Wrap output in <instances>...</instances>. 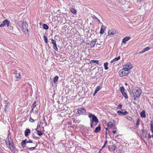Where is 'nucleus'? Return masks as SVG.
Returning a JSON list of instances; mask_svg holds the SVG:
<instances>
[{
  "label": "nucleus",
  "mask_w": 153,
  "mask_h": 153,
  "mask_svg": "<svg viewBox=\"0 0 153 153\" xmlns=\"http://www.w3.org/2000/svg\"><path fill=\"white\" fill-rule=\"evenodd\" d=\"M10 133L9 132V133L8 134L7 139H8V138H10Z\"/></svg>",
  "instance_id": "nucleus-48"
},
{
  "label": "nucleus",
  "mask_w": 153,
  "mask_h": 153,
  "mask_svg": "<svg viewBox=\"0 0 153 153\" xmlns=\"http://www.w3.org/2000/svg\"><path fill=\"white\" fill-rule=\"evenodd\" d=\"M59 78V77L57 76H56L54 77L53 79V82L55 83L57 82L58 81Z\"/></svg>",
  "instance_id": "nucleus-22"
},
{
  "label": "nucleus",
  "mask_w": 153,
  "mask_h": 153,
  "mask_svg": "<svg viewBox=\"0 0 153 153\" xmlns=\"http://www.w3.org/2000/svg\"><path fill=\"white\" fill-rule=\"evenodd\" d=\"M51 41L52 42V43L53 44V45L56 44V41H55V40H54L53 39H51Z\"/></svg>",
  "instance_id": "nucleus-35"
},
{
  "label": "nucleus",
  "mask_w": 153,
  "mask_h": 153,
  "mask_svg": "<svg viewBox=\"0 0 153 153\" xmlns=\"http://www.w3.org/2000/svg\"><path fill=\"white\" fill-rule=\"evenodd\" d=\"M120 58V56H118V57L117 58H115L114 59H113L114 60V61H116L118 60H119Z\"/></svg>",
  "instance_id": "nucleus-36"
},
{
  "label": "nucleus",
  "mask_w": 153,
  "mask_h": 153,
  "mask_svg": "<svg viewBox=\"0 0 153 153\" xmlns=\"http://www.w3.org/2000/svg\"><path fill=\"white\" fill-rule=\"evenodd\" d=\"M122 105H119L117 107V109H121L122 108Z\"/></svg>",
  "instance_id": "nucleus-43"
},
{
  "label": "nucleus",
  "mask_w": 153,
  "mask_h": 153,
  "mask_svg": "<svg viewBox=\"0 0 153 153\" xmlns=\"http://www.w3.org/2000/svg\"><path fill=\"white\" fill-rule=\"evenodd\" d=\"M132 120L131 119V117H130V118H129V119H128V120Z\"/></svg>",
  "instance_id": "nucleus-56"
},
{
  "label": "nucleus",
  "mask_w": 153,
  "mask_h": 153,
  "mask_svg": "<svg viewBox=\"0 0 153 153\" xmlns=\"http://www.w3.org/2000/svg\"><path fill=\"white\" fill-rule=\"evenodd\" d=\"M108 64L107 62L104 63V66L105 70H107L108 69Z\"/></svg>",
  "instance_id": "nucleus-27"
},
{
  "label": "nucleus",
  "mask_w": 153,
  "mask_h": 153,
  "mask_svg": "<svg viewBox=\"0 0 153 153\" xmlns=\"http://www.w3.org/2000/svg\"><path fill=\"white\" fill-rule=\"evenodd\" d=\"M112 132L113 134H115L116 133V131H113Z\"/></svg>",
  "instance_id": "nucleus-53"
},
{
  "label": "nucleus",
  "mask_w": 153,
  "mask_h": 153,
  "mask_svg": "<svg viewBox=\"0 0 153 153\" xmlns=\"http://www.w3.org/2000/svg\"><path fill=\"white\" fill-rule=\"evenodd\" d=\"M140 124V120L138 119L137 120V122L136 123V126H138Z\"/></svg>",
  "instance_id": "nucleus-37"
},
{
  "label": "nucleus",
  "mask_w": 153,
  "mask_h": 153,
  "mask_svg": "<svg viewBox=\"0 0 153 153\" xmlns=\"http://www.w3.org/2000/svg\"><path fill=\"white\" fill-rule=\"evenodd\" d=\"M97 45H100V44H97Z\"/></svg>",
  "instance_id": "nucleus-61"
},
{
  "label": "nucleus",
  "mask_w": 153,
  "mask_h": 153,
  "mask_svg": "<svg viewBox=\"0 0 153 153\" xmlns=\"http://www.w3.org/2000/svg\"><path fill=\"white\" fill-rule=\"evenodd\" d=\"M150 49V48L149 47H147L143 49V51L145 52L149 50Z\"/></svg>",
  "instance_id": "nucleus-34"
},
{
  "label": "nucleus",
  "mask_w": 153,
  "mask_h": 153,
  "mask_svg": "<svg viewBox=\"0 0 153 153\" xmlns=\"http://www.w3.org/2000/svg\"><path fill=\"white\" fill-rule=\"evenodd\" d=\"M22 30L26 34H27L28 33V30L27 29L28 25L25 22H22Z\"/></svg>",
  "instance_id": "nucleus-3"
},
{
  "label": "nucleus",
  "mask_w": 153,
  "mask_h": 153,
  "mask_svg": "<svg viewBox=\"0 0 153 153\" xmlns=\"http://www.w3.org/2000/svg\"><path fill=\"white\" fill-rule=\"evenodd\" d=\"M9 23L10 22L8 20L5 19L0 25V27H3L6 25L7 27H8L9 25Z\"/></svg>",
  "instance_id": "nucleus-6"
},
{
  "label": "nucleus",
  "mask_w": 153,
  "mask_h": 153,
  "mask_svg": "<svg viewBox=\"0 0 153 153\" xmlns=\"http://www.w3.org/2000/svg\"><path fill=\"white\" fill-rule=\"evenodd\" d=\"M152 137L153 138V134L152 135Z\"/></svg>",
  "instance_id": "nucleus-59"
},
{
  "label": "nucleus",
  "mask_w": 153,
  "mask_h": 153,
  "mask_svg": "<svg viewBox=\"0 0 153 153\" xmlns=\"http://www.w3.org/2000/svg\"><path fill=\"white\" fill-rule=\"evenodd\" d=\"M35 111H34V110L32 111V112H33L34 113H35L36 114H37L38 113V110L37 108H36L34 109Z\"/></svg>",
  "instance_id": "nucleus-39"
},
{
  "label": "nucleus",
  "mask_w": 153,
  "mask_h": 153,
  "mask_svg": "<svg viewBox=\"0 0 153 153\" xmlns=\"http://www.w3.org/2000/svg\"><path fill=\"white\" fill-rule=\"evenodd\" d=\"M130 39L129 36H127L124 37L123 39L122 42L123 43H126V42L129 40Z\"/></svg>",
  "instance_id": "nucleus-13"
},
{
  "label": "nucleus",
  "mask_w": 153,
  "mask_h": 153,
  "mask_svg": "<svg viewBox=\"0 0 153 153\" xmlns=\"http://www.w3.org/2000/svg\"><path fill=\"white\" fill-rule=\"evenodd\" d=\"M134 97V100L135 101L137 100L138 99L137 98V97H136V96H135Z\"/></svg>",
  "instance_id": "nucleus-50"
},
{
  "label": "nucleus",
  "mask_w": 153,
  "mask_h": 153,
  "mask_svg": "<svg viewBox=\"0 0 153 153\" xmlns=\"http://www.w3.org/2000/svg\"><path fill=\"white\" fill-rule=\"evenodd\" d=\"M144 52H145L143 51V50L142 51H141L139 53H143Z\"/></svg>",
  "instance_id": "nucleus-51"
},
{
  "label": "nucleus",
  "mask_w": 153,
  "mask_h": 153,
  "mask_svg": "<svg viewBox=\"0 0 153 153\" xmlns=\"http://www.w3.org/2000/svg\"><path fill=\"white\" fill-rule=\"evenodd\" d=\"M15 77L17 78H19L21 77V74L19 73L16 72L15 73Z\"/></svg>",
  "instance_id": "nucleus-23"
},
{
  "label": "nucleus",
  "mask_w": 153,
  "mask_h": 153,
  "mask_svg": "<svg viewBox=\"0 0 153 153\" xmlns=\"http://www.w3.org/2000/svg\"><path fill=\"white\" fill-rule=\"evenodd\" d=\"M132 67V65L130 63H127L123 66V68L128 71L131 69Z\"/></svg>",
  "instance_id": "nucleus-7"
},
{
  "label": "nucleus",
  "mask_w": 153,
  "mask_h": 153,
  "mask_svg": "<svg viewBox=\"0 0 153 153\" xmlns=\"http://www.w3.org/2000/svg\"><path fill=\"white\" fill-rule=\"evenodd\" d=\"M43 28L45 30H47L48 29V26L46 24H44L43 25Z\"/></svg>",
  "instance_id": "nucleus-25"
},
{
  "label": "nucleus",
  "mask_w": 153,
  "mask_h": 153,
  "mask_svg": "<svg viewBox=\"0 0 153 153\" xmlns=\"http://www.w3.org/2000/svg\"><path fill=\"white\" fill-rule=\"evenodd\" d=\"M103 27L104 28V26L103 25H102L101 26V29H100V33L101 34H103L104 33V30H103Z\"/></svg>",
  "instance_id": "nucleus-26"
},
{
  "label": "nucleus",
  "mask_w": 153,
  "mask_h": 153,
  "mask_svg": "<svg viewBox=\"0 0 153 153\" xmlns=\"http://www.w3.org/2000/svg\"><path fill=\"white\" fill-rule=\"evenodd\" d=\"M32 136L33 138H35L37 137H35L34 134L33 133L32 134Z\"/></svg>",
  "instance_id": "nucleus-45"
},
{
  "label": "nucleus",
  "mask_w": 153,
  "mask_h": 153,
  "mask_svg": "<svg viewBox=\"0 0 153 153\" xmlns=\"http://www.w3.org/2000/svg\"><path fill=\"white\" fill-rule=\"evenodd\" d=\"M102 88L101 86L100 85L98 86L97 87L96 89L95 90V91L96 92H97L99 91L100 89Z\"/></svg>",
  "instance_id": "nucleus-28"
},
{
  "label": "nucleus",
  "mask_w": 153,
  "mask_h": 153,
  "mask_svg": "<svg viewBox=\"0 0 153 153\" xmlns=\"http://www.w3.org/2000/svg\"><path fill=\"white\" fill-rule=\"evenodd\" d=\"M125 85H128V84H127L126 83H125Z\"/></svg>",
  "instance_id": "nucleus-58"
},
{
  "label": "nucleus",
  "mask_w": 153,
  "mask_h": 153,
  "mask_svg": "<svg viewBox=\"0 0 153 153\" xmlns=\"http://www.w3.org/2000/svg\"><path fill=\"white\" fill-rule=\"evenodd\" d=\"M97 93V92H96L95 91L94 93L93 94L94 96Z\"/></svg>",
  "instance_id": "nucleus-54"
},
{
  "label": "nucleus",
  "mask_w": 153,
  "mask_h": 153,
  "mask_svg": "<svg viewBox=\"0 0 153 153\" xmlns=\"http://www.w3.org/2000/svg\"><path fill=\"white\" fill-rule=\"evenodd\" d=\"M107 126L108 127L111 128L115 129L116 128L115 127L114 123L111 121H110L108 123Z\"/></svg>",
  "instance_id": "nucleus-8"
},
{
  "label": "nucleus",
  "mask_w": 153,
  "mask_h": 153,
  "mask_svg": "<svg viewBox=\"0 0 153 153\" xmlns=\"http://www.w3.org/2000/svg\"><path fill=\"white\" fill-rule=\"evenodd\" d=\"M106 129L107 130H108V128H106Z\"/></svg>",
  "instance_id": "nucleus-60"
},
{
  "label": "nucleus",
  "mask_w": 153,
  "mask_h": 153,
  "mask_svg": "<svg viewBox=\"0 0 153 153\" xmlns=\"http://www.w3.org/2000/svg\"><path fill=\"white\" fill-rule=\"evenodd\" d=\"M141 92L142 91L141 89L139 88L137 89L133 93L134 96L135 97V96H136V97H137V99H139L140 96Z\"/></svg>",
  "instance_id": "nucleus-4"
},
{
  "label": "nucleus",
  "mask_w": 153,
  "mask_h": 153,
  "mask_svg": "<svg viewBox=\"0 0 153 153\" xmlns=\"http://www.w3.org/2000/svg\"><path fill=\"white\" fill-rule=\"evenodd\" d=\"M108 34L109 35H113L115 33V31L113 30H110L108 31Z\"/></svg>",
  "instance_id": "nucleus-18"
},
{
  "label": "nucleus",
  "mask_w": 153,
  "mask_h": 153,
  "mask_svg": "<svg viewBox=\"0 0 153 153\" xmlns=\"http://www.w3.org/2000/svg\"><path fill=\"white\" fill-rule=\"evenodd\" d=\"M27 141V140L26 139L24 140H23L21 142V146L22 148H24L25 147V146L26 145V143H27L26 142Z\"/></svg>",
  "instance_id": "nucleus-14"
},
{
  "label": "nucleus",
  "mask_w": 153,
  "mask_h": 153,
  "mask_svg": "<svg viewBox=\"0 0 153 153\" xmlns=\"http://www.w3.org/2000/svg\"><path fill=\"white\" fill-rule=\"evenodd\" d=\"M129 74V71L123 68L120 71L119 74L120 77H123L127 76Z\"/></svg>",
  "instance_id": "nucleus-2"
},
{
  "label": "nucleus",
  "mask_w": 153,
  "mask_h": 153,
  "mask_svg": "<svg viewBox=\"0 0 153 153\" xmlns=\"http://www.w3.org/2000/svg\"><path fill=\"white\" fill-rule=\"evenodd\" d=\"M29 121L33 123L34 120L32 118L30 117L29 119Z\"/></svg>",
  "instance_id": "nucleus-41"
},
{
  "label": "nucleus",
  "mask_w": 153,
  "mask_h": 153,
  "mask_svg": "<svg viewBox=\"0 0 153 153\" xmlns=\"http://www.w3.org/2000/svg\"><path fill=\"white\" fill-rule=\"evenodd\" d=\"M101 128L100 125H99L96 128L94 131L96 133H97L100 131Z\"/></svg>",
  "instance_id": "nucleus-15"
},
{
  "label": "nucleus",
  "mask_w": 153,
  "mask_h": 153,
  "mask_svg": "<svg viewBox=\"0 0 153 153\" xmlns=\"http://www.w3.org/2000/svg\"><path fill=\"white\" fill-rule=\"evenodd\" d=\"M40 125H39V124H38L37 125V128H37V129L39 128H40Z\"/></svg>",
  "instance_id": "nucleus-47"
},
{
  "label": "nucleus",
  "mask_w": 153,
  "mask_h": 153,
  "mask_svg": "<svg viewBox=\"0 0 153 153\" xmlns=\"http://www.w3.org/2000/svg\"><path fill=\"white\" fill-rule=\"evenodd\" d=\"M152 137V135H150L149 134V135L148 136V139H150Z\"/></svg>",
  "instance_id": "nucleus-46"
},
{
  "label": "nucleus",
  "mask_w": 153,
  "mask_h": 153,
  "mask_svg": "<svg viewBox=\"0 0 153 153\" xmlns=\"http://www.w3.org/2000/svg\"><path fill=\"white\" fill-rule=\"evenodd\" d=\"M71 12L74 14H76V10L73 8H72L71 10Z\"/></svg>",
  "instance_id": "nucleus-33"
},
{
  "label": "nucleus",
  "mask_w": 153,
  "mask_h": 153,
  "mask_svg": "<svg viewBox=\"0 0 153 153\" xmlns=\"http://www.w3.org/2000/svg\"><path fill=\"white\" fill-rule=\"evenodd\" d=\"M37 146V145H36L35 146V147H30V148H27L28 149L29 151H33V150H34L35 149V148Z\"/></svg>",
  "instance_id": "nucleus-31"
},
{
  "label": "nucleus",
  "mask_w": 153,
  "mask_h": 153,
  "mask_svg": "<svg viewBox=\"0 0 153 153\" xmlns=\"http://www.w3.org/2000/svg\"><path fill=\"white\" fill-rule=\"evenodd\" d=\"M151 47L152 48L153 47V44H152V45L151 46Z\"/></svg>",
  "instance_id": "nucleus-57"
},
{
  "label": "nucleus",
  "mask_w": 153,
  "mask_h": 153,
  "mask_svg": "<svg viewBox=\"0 0 153 153\" xmlns=\"http://www.w3.org/2000/svg\"><path fill=\"white\" fill-rule=\"evenodd\" d=\"M7 141H6V143L7 145H9V146H10L12 144V143H13V141L11 138H8V139Z\"/></svg>",
  "instance_id": "nucleus-9"
},
{
  "label": "nucleus",
  "mask_w": 153,
  "mask_h": 153,
  "mask_svg": "<svg viewBox=\"0 0 153 153\" xmlns=\"http://www.w3.org/2000/svg\"><path fill=\"white\" fill-rule=\"evenodd\" d=\"M122 94L125 98L127 99L128 98V97L126 92H125L123 93Z\"/></svg>",
  "instance_id": "nucleus-30"
},
{
  "label": "nucleus",
  "mask_w": 153,
  "mask_h": 153,
  "mask_svg": "<svg viewBox=\"0 0 153 153\" xmlns=\"http://www.w3.org/2000/svg\"><path fill=\"white\" fill-rule=\"evenodd\" d=\"M117 113L119 115L125 116L128 114V112L126 111L124 112L121 111H118Z\"/></svg>",
  "instance_id": "nucleus-12"
},
{
  "label": "nucleus",
  "mask_w": 153,
  "mask_h": 153,
  "mask_svg": "<svg viewBox=\"0 0 153 153\" xmlns=\"http://www.w3.org/2000/svg\"><path fill=\"white\" fill-rule=\"evenodd\" d=\"M88 117L90 118V127L91 128H94L97 125L98 119L94 114L91 113L88 114Z\"/></svg>",
  "instance_id": "nucleus-1"
},
{
  "label": "nucleus",
  "mask_w": 153,
  "mask_h": 153,
  "mask_svg": "<svg viewBox=\"0 0 153 153\" xmlns=\"http://www.w3.org/2000/svg\"><path fill=\"white\" fill-rule=\"evenodd\" d=\"M56 45H57L56 44L55 45H53V48L56 51H58V49Z\"/></svg>",
  "instance_id": "nucleus-38"
},
{
  "label": "nucleus",
  "mask_w": 153,
  "mask_h": 153,
  "mask_svg": "<svg viewBox=\"0 0 153 153\" xmlns=\"http://www.w3.org/2000/svg\"><path fill=\"white\" fill-rule=\"evenodd\" d=\"M30 133V129L29 128H27L25 131V135L27 137Z\"/></svg>",
  "instance_id": "nucleus-10"
},
{
  "label": "nucleus",
  "mask_w": 153,
  "mask_h": 153,
  "mask_svg": "<svg viewBox=\"0 0 153 153\" xmlns=\"http://www.w3.org/2000/svg\"><path fill=\"white\" fill-rule=\"evenodd\" d=\"M108 149L111 152H113L115 150V149L114 147L113 146H111L108 147Z\"/></svg>",
  "instance_id": "nucleus-20"
},
{
  "label": "nucleus",
  "mask_w": 153,
  "mask_h": 153,
  "mask_svg": "<svg viewBox=\"0 0 153 153\" xmlns=\"http://www.w3.org/2000/svg\"><path fill=\"white\" fill-rule=\"evenodd\" d=\"M90 63H93V62H94V60H91L90 61Z\"/></svg>",
  "instance_id": "nucleus-49"
},
{
  "label": "nucleus",
  "mask_w": 153,
  "mask_h": 153,
  "mask_svg": "<svg viewBox=\"0 0 153 153\" xmlns=\"http://www.w3.org/2000/svg\"><path fill=\"white\" fill-rule=\"evenodd\" d=\"M150 128L151 132L153 134V118L150 122Z\"/></svg>",
  "instance_id": "nucleus-17"
},
{
  "label": "nucleus",
  "mask_w": 153,
  "mask_h": 153,
  "mask_svg": "<svg viewBox=\"0 0 153 153\" xmlns=\"http://www.w3.org/2000/svg\"><path fill=\"white\" fill-rule=\"evenodd\" d=\"M10 149L11 151H13L14 152H15V147L14 146L13 143H12V144L11 145L10 147Z\"/></svg>",
  "instance_id": "nucleus-19"
},
{
  "label": "nucleus",
  "mask_w": 153,
  "mask_h": 153,
  "mask_svg": "<svg viewBox=\"0 0 153 153\" xmlns=\"http://www.w3.org/2000/svg\"><path fill=\"white\" fill-rule=\"evenodd\" d=\"M97 41L96 39H94L92 40L90 44V46L91 48L92 47H94V46Z\"/></svg>",
  "instance_id": "nucleus-11"
},
{
  "label": "nucleus",
  "mask_w": 153,
  "mask_h": 153,
  "mask_svg": "<svg viewBox=\"0 0 153 153\" xmlns=\"http://www.w3.org/2000/svg\"><path fill=\"white\" fill-rule=\"evenodd\" d=\"M97 93V92H96L95 91L94 93L93 94L94 96Z\"/></svg>",
  "instance_id": "nucleus-55"
},
{
  "label": "nucleus",
  "mask_w": 153,
  "mask_h": 153,
  "mask_svg": "<svg viewBox=\"0 0 153 153\" xmlns=\"http://www.w3.org/2000/svg\"><path fill=\"white\" fill-rule=\"evenodd\" d=\"M120 91L121 92V93H122V94L125 92V89H124V87H123V86H122V87H120Z\"/></svg>",
  "instance_id": "nucleus-29"
},
{
  "label": "nucleus",
  "mask_w": 153,
  "mask_h": 153,
  "mask_svg": "<svg viewBox=\"0 0 153 153\" xmlns=\"http://www.w3.org/2000/svg\"><path fill=\"white\" fill-rule=\"evenodd\" d=\"M140 115L142 117L145 118L146 117V114L145 111H142L140 113Z\"/></svg>",
  "instance_id": "nucleus-16"
},
{
  "label": "nucleus",
  "mask_w": 153,
  "mask_h": 153,
  "mask_svg": "<svg viewBox=\"0 0 153 153\" xmlns=\"http://www.w3.org/2000/svg\"><path fill=\"white\" fill-rule=\"evenodd\" d=\"M33 141L31 140H29V141L27 142V143H33Z\"/></svg>",
  "instance_id": "nucleus-44"
},
{
  "label": "nucleus",
  "mask_w": 153,
  "mask_h": 153,
  "mask_svg": "<svg viewBox=\"0 0 153 153\" xmlns=\"http://www.w3.org/2000/svg\"><path fill=\"white\" fill-rule=\"evenodd\" d=\"M43 37H44V40L45 42L46 43H47L48 42V39L47 37L45 35H44V36Z\"/></svg>",
  "instance_id": "nucleus-32"
},
{
  "label": "nucleus",
  "mask_w": 153,
  "mask_h": 153,
  "mask_svg": "<svg viewBox=\"0 0 153 153\" xmlns=\"http://www.w3.org/2000/svg\"><path fill=\"white\" fill-rule=\"evenodd\" d=\"M107 140H106L105 141L104 145H103V146L102 147V149H103L105 147V146L107 144Z\"/></svg>",
  "instance_id": "nucleus-40"
},
{
  "label": "nucleus",
  "mask_w": 153,
  "mask_h": 153,
  "mask_svg": "<svg viewBox=\"0 0 153 153\" xmlns=\"http://www.w3.org/2000/svg\"><path fill=\"white\" fill-rule=\"evenodd\" d=\"M94 62L96 63L97 64H99V61L98 60H94Z\"/></svg>",
  "instance_id": "nucleus-42"
},
{
  "label": "nucleus",
  "mask_w": 153,
  "mask_h": 153,
  "mask_svg": "<svg viewBox=\"0 0 153 153\" xmlns=\"http://www.w3.org/2000/svg\"><path fill=\"white\" fill-rule=\"evenodd\" d=\"M114 59H113L112 60H111V61H110V63H113L114 62Z\"/></svg>",
  "instance_id": "nucleus-52"
},
{
  "label": "nucleus",
  "mask_w": 153,
  "mask_h": 153,
  "mask_svg": "<svg viewBox=\"0 0 153 153\" xmlns=\"http://www.w3.org/2000/svg\"><path fill=\"white\" fill-rule=\"evenodd\" d=\"M77 112L78 114L80 115H86V110L84 108H81L78 109Z\"/></svg>",
  "instance_id": "nucleus-5"
},
{
  "label": "nucleus",
  "mask_w": 153,
  "mask_h": 153,
  "mask_svg": "<svg viewBox=\"0 0 153 153\" xmlns=\"http://www.w3.org/2000/svg\"><path fill=\"white\" fill-rule=\"evenodd\" d=\"M32 106L33 107V108L32 109V111H33L34 110V109H36V102H34L32 104Z\"/></svg>",
  "instance_id": "nucleus-21"
},
{
  "label": "nucleus",
  "mask_w": 153,
  "mask_h": 153,
  "mask_svg": "<svg viewBox=\"0 0 153 153\" xmlns=\"http://www.w3.org/2000/svg\"><path fill=\"white\" fill-rule=\"evenodd\" d=\"M36 130L38 132L37 134L39 136H41L43 134V133L40 130L37 129V128L36 129Z\"/></svg>",
  "instance_id": "nucleus-24"
}]
</instances>
